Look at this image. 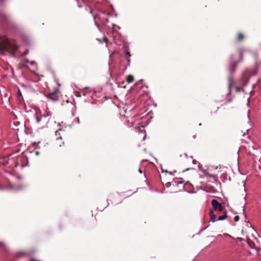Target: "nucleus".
I'll use <instances>...</instances> for the list:
<instances>
[{
    "label": "nucleus",
    "instance_id": "423d86ee",
    "mask_svg": "<svg viewBox=\"0 0 261 261\" xmlns=\"http://www.w3.org/2000/svg\"><path fill=\"white\" fill-rule=\"evenodd\" d=\"M17 99L20 103H22L23 102L22 95L19 89H18Z\"/></svg>",
    "mask_w": 261,
    "mask_h": 261
},
{
    "label": "nucleus",
    "instance_id": "a211bd4d",
    "mask_svg": "<svg viewBox=\"0 0 261 261\" xmlns=\"http://www.w3.org/2000/svg\"><path fill=\"white\" fill-rule=\"evenodd\" d=\"M40 143V142H34V145L35 146V148H37V146L38 145V144Z\"/></svg>",
    "mask_w": 261,
    "mask_h": 261
},
{
    "label": "nucleus",
    "instance_id": "1a4fd4ad",
    "mask_svg": "<svg viewBox=\"0 0 261 261\" xmlns=\"http://www.w3.org/2000/svg\"><path fill=\"white\" fill-rule=\"evenodd\" d=\"M227 217V212H225L224 214L222 216H220L218 217V220L222 221L225 220Z\"/></svg>",
    "mask_w": 261,
    "mask_h": 261
},
{
    "label": "nucleus",
    "instance_id": "c9c22d12",
    "mask_svg": "<svg viewBox=\"0 0 261 261\" xmlns=\"http://www.w3.org/2000/svg\"><path fill=\"white\" fill-rule=\"evenodd\" d=\"M95 24H96L97 27H98V24H97V22H95Z\"/></svg>",
    "mask_w": 261,
    "mask_h": 261
},
{
    "label": "nucleus",
    "instance_id": "5701e85b",
    "mask_svg": "<svg viewBox=\"0 0 261 261\" xmlns=\"http://www.w3.org/2000/svg\"><path fill=\"white\" fill-rule=\"evenodd\" d=\"M35 154L36 155H38L39 154V151H36L35 152Z\"/></svg>",
    "mask_w": 261,
    "mask_h": 261
},
{
    "label": "nucleus",
    "instance_id": "c85d7f7f",
    "mask_svg": "<svg viewBox=\"0 0 261 261\" xmlns=\"http://www.w3.org/2000/svg\"><path fill=\"white\" fill-rule=\"evenodd\" d=\"M18 165V163H16L15 164V167H16Z\"/></svg>",
    "mask_w": 261,
    "mask_h": 261
},
{
    "label": "nucleus",
    "instance_id": "72a5a7b5",
    "mask_svg": "<svg viewBox=\"0 0 261 261\" xmlns=\"http://www.w3.org/2000/svg\"><path fill=\"white\" fill-rule=\"evenodd\" d=\"M83 2L84 3H86V2H85V0H83Z\"/></svg>",
    "mask_w": 261,
    "mask_h": 261
},
{
    "label": "nucleus",
    "instance_id": "412c9836",
    "mask_svg": "<svg viewBox=\"0 0 261 261\" xmlns=\"http://www.w3.org/2000/svg\"><path fill=\"white\" fill-rule=\"evenodd\" d=\"M28 53H29V50H25V51L24 52V53H23V55H24V56H25V55H28Z\"/></svg>",
    "mask_w": 261,
    "mask_h": 261
},
{
    "label": "nucleus",
    "instance_id": "c756f323",
    "mask_svg": "<svg viewBox=\"0 0 261 261\" xmlns=\"http://www.w3.org/2000/svg\"><path fill=\"white\" fill-rule=\"evenodd\" d=\"M106 22H108V18H107L106 19Z\"/></svg>",
    "mask_w": 261,
    "mask_h": 261
},
{
    "label": "nucleus",
    "instance_id": "7ed1b4c3",
    "mask_svg": "<svg viewBox=\"0 0 261 261\" xmlns=\"http://www.w3.org/2000/svg\"><path fill=\"white\" fill-rule=\"evenodd\" d=\"M59 90L58 88H56L54 92L46 94L45 96L49 100L54 102H56L59 100Z\"/></svg>",
    "mask_w": 261,
    "mask_h": 261
},
{
    "label": "nucleus",
    "instance_id": "473e14b6",
    "mask_svg": "<svg viewBox=\"0 0 261 261\" xmlns=\"http://www.w3.org/2000/svg\"><path fill=\"white\" fill-rule=\"evenodd\" d=\"M240 90V89L239 88L237 89V91H239Z\"/></svg>",
    "mask_w": 261,
    "mask_h": 261
},
{
    "label": "nucleus",
    "instance_id": "4468645a",
    "mask_svg": "<svg viewBox=\"0 0 261 261\" xmlns=\"http://www.w3.org/2000/svg\"><path fill=\"white\" fill-rule=\"evenodd\" d=\"M242 60H243V53L241 51L240 53V59L238 62H239V63L240 62H242Z\"/></svg>",
    "mask_w": 261,
    "mask_h": 261
},
{
    "label": "nucleus",
    "instance_id": "b1692460",
    "mask_svg": "<svg viewBox=\"0 0 261 261\" xmlns=\"http://www.w3.org/2000/svg\"><path fill=\"white\" fill-rule=\"evenodd\" d=\"M89 9H90V12L91 13H92V9L91 8V7H89Z\"/></svg>",
    "mask_w": 261,
    "mask_h": 261
},
{
    "label": "nucleus",
    "instance_id": "2f4dec72",
    "mask_svg": "<svg viewBox=\"0 0 261 261\" xmlns=\"http://www.w3.org/2000/svg\"><path fill=\"white\" fill-rule=\"evenodd\" d=\"M25 62L26 63H28V62H29V61H28V60H25Z\"/></svg>",
    "mask_w": 261,
    "mask_h": 261
},
{
    "label": "nucleus",
    "instance_id": "9d476101",
    "mask_svg": "<svg viewBox=\"0 0 261 261\" xmlns=\"http://www.w3.org/2000/svg\"><path fill=\"white\" fill-rule=\"evenodd\" d=\"M126 81L128 83H130L134 81V77L132 75H128L127 76Z\"/></svg>",
    "mask_w": 261,
    "mask_h": 261
},
{
    "label": "nucleus",
    "instance_id": "9b49d317",
    "mask_svg": "<svg viewBox=\"0 0 261 261\" xmlns=\"http://www.w3.org/2000/svg\"><path fill=\"white\" fill-rule=\"evenodd\" d=\"M232 84V81L231 79H229V84H228V88H229V93L228 94H230L231 92V87Z\"/></svg>",
    "mask_w": 261,
    "mask_h": 261
},
{
    "label": "nucleus",
    "instance_id": "f3484780",
    "mask_svg": "<svg viewBox=\"0 0 261 261\" xmlns=\"http://www.w3.org/2000/svg\"><path fill=\"white\" fill-rule=\"evenodd\" d=\"M239 220V216H236L234 218V221L235 222H238Z\"/></svg>",
    "mask_w": 261,
    "mask_h": 261
},
{
    "label": "nucleus",
    "instance_id": "6e6552de",
    "mask_svg": "<svg viewBox=\"0 0 261 261\" xmlns=\"http://www.w3.org/2000/svg\"><path fill=\"white\" fill-rule=\"evenodd\" d=\"M210 218H211V220L212 221H213V222L216 221V216L214 214V211H213L212 210H211L210 211Z\"/></svg>",
    "mask_w": 261,
    "mask_h": 261
},
{
    "label": "nucleus",
    "instance_id": "393cba45",
    "mask_svg": "<svg viewBox=\"0 0 261 261\" xmlns=\"http://www.w3.org/2000/svg\"><path fill=\"white\" fill-rule=\"evenodd\" d=\"M35 63V61H32V62H31V63H31V65H34V64Z\"/></svg>",
    "mask_w": 261,
    "mask_h": 261
},
{
    "label": "nucleus",
    "instance_id": "7c9ffc66",
    "mask_svg": "<svg viewBox=\"0 0 261 261\" xmlns=\"http://www.w3.org/2000/svg\"><path fill=\"white\" fill-rule=\"evenodd\" d=\"M188 184H189V183H188V182H187V183H186V184H185V186H187V185H188Z\"/></svg>",
    "mask_w": 261,
    "mask_h": 261
},
{
    "label": "nucleus",
    "instance_id": "dca6fc26",
    "mask_svg": "<svg viewBox=\"0 0 261 261\" xmlns=\"http://www.w3.org/2000/svg\"><path fill=\"white\" fill-rule=\"evenodd\" d=\"M184 182V181L183 180H182V179H180V180H178V181H177L176 182V184H177V185H178V184H183Z\"/></svg>",
    "mask_w": 261,
    "mask_h": 261
},
{
    "label": "nucleus",
    "instance_id": "e433bc0d",
    "mask_svg": "<svg viewBox=\"0 0 261 261\" xmlns=\"http://www.w3.org/2000/svg\"><path fill=\"white\" fill-rule=\"evenodd\" d=\"M95 24H96L97 27H98V24H97V22H95Z\"/></svg>",
    "mask_w": 261,
    "mask_h": 261
},
{
    "label": "nucleus",
    "instance_id": "4be33fe9",
    "mask_svg": "<svg viewBox=\"0 0 261 261\" xmlns=\"http://www.w3.org/2000/svg\"><path fill=\"white\" fill-rule=\"evenodd\" d=\"M126 56H127L128 58L130 57V53L129 52H127L126 53Z\"/></svg>",
    "mask_w": 261,
    "mask_h": 261
},
{
    "label": "nucleus",
    "instance_id": "0eeeda50",
    "mask_svg": "<svg viewBox=\"0 0 261 261\" xmlns=\"http://www.w3.org/2000/svg\"><path fill=\"white\" fill-rule=\"evenodd\" d=\"M56 143L57 145H58L59 147H61L62 145L64 144V142L62 141V138L60 136H59L57 138Z\"/></svg>",
    "mask_w": 261,
    "mask_h": 261
},
{
    "label": "nucleus",
    "instance_id": "20e7f679",
    "mask_svg": "<svg viewBox=\"0 0 261 261\" xmlns=\"http://www.w3.org/2000/svg\"><path fill=\"white\" fill-rule=\"evenodd\" d=\"M212 205L213 206V211H215L217 210L218 208V207L220 205V204H221V203L219 202L216 199H212Z\"/></svg>",
    "mask_w": 261,
    "mask_h": 261
},
{
    "label": "nucleus",
    "instance_id": "bb28decb",
    "mask_svg": "<svg viewBox=\"0 0 261 261\" xmlns=\"http://www.w3.org/2000/svg\"><path fill=\"white\" fill-rule=\"evenodd\" d=\"M139 172L140 173H142V170H141V169H140L139 170Z\"/></svg>",
    "mask_w": 261,
    "mask_h": 261
},
{
    "label": "nucleus",
    "instance_id": "2eb2a0df",
    "mask_svg": "<svg viewBox=\"0 0 261 261\" xmlns=\"http://www.w3.org/2000/svg\"><path fill=\"white\" fill-rule=\"evenodd\" d=\"M217 210H218L219 211H222L223 210V207L222 205V204L221 203L220 204V205L218 207V208Z\"/></svg>",
    "mask_w": 261,
    "mask_h": 261
},
{
    "label": "nucleus",
    "instance_id": "f03ea898",
    "mask_svg": "<svg viewBox=\"0 0 261 261\" xmlns=\"http://www.w3.org/2000/svg\"><path fill=\"white\" fill-rule=\"evenodd\" d=\"M51 116V113L46 111L44 114H41L40 117H39L36 114L35 115L34 117L36 123L40 124L42 127H43L46 126L50 121Z\"/></svg>",
    "mask_w": 261,
    "mask_h": 261
},
{
    "label": "nucleus",
    "instance_id": "ddd939ff",
    "mask_svg": "<svg viewBox=\"0 0 261 261\" xmlns=\"http://www.w3.org/2000/svg\"><path fill=\"white\" fill-rule=\"evenodd\" d=\"M243 38H244L243 35L242 34H239V36H238V40L240 41L242 40Z\"/></svg>",
    "mask_w": 261,
    "mask_h": 261
},
{
    "label": "nucleus",
    "instance_id": "f257e3e1",
    "mask_svg": "<svg viewBox=\"0 0 261 261\" xmlns=\"http://www.w3.org/2000/svg\"><path fill=\"white\" fill-rule=\"evenodd\" d=\"M19 49V46L11 42L6 36L0 37V51L3 54L9 53L13 55Z\"/></svg>",
    "mask_w": 261,
    "mask_h": 261
},
{
    "label": "nucleus",
    "instance_id": "aec40b11",
    "mask_svg": "<svg viewBox=\"0 0 261 261\" xmlns=\"http://www.w3.org/2000/svg\"><path fill=\"white\" fill-rule=\"evenodd\" d=\"M61 129H59L58 130L56 131V136H58V135H60V134H59V132L61 131Z\"/></svg>",
    "mask_w": 261,
    "mask_h": 261
},
{
    "label": "nucleus",
    "instance_id": "4c0bfd02",
    "mask_svg": "<svg viewBox=\"0 0 261 261\" xmlns=\"http://www.w3.org/2000/svg\"><path fill=\"white\" fill-rule=\"evenodd\" d=\"M77 1V3H79V0H76Z\"/></svg>",
    "mask_w": 261,
    "mask_h": 261
},
{
    "label": "nucleus",
    "instance_id": "f704fd0d",
    "mask_svg": "<svg viewBox=\"0 0 261 261\" xmlns=\"http://www.w3.org/2000/svg\"><path fill=\"white\" fill-rule=\"evenodd\" d=\"M95 24H96L97 27H98V24H97V22H95Z\"/></svg>",
    "mask_w": 261,
    "mask_h": 261
},
{
    "label": "nucleus",
    "instance_id": "f8f14e48",
    "mask_svg": "<svg viewBox=\"0 0 261 261\" xmlns=\"http://www.w3.org/2000/svg\"><path fill=\"white\" fill-rule=\"evenodd\" d=\"M103 42L106 43V46L108 47L109 46V42H108V39L105 37L103 38Z\"/></svg>",
    "mask_w": 261,
    "mask_h": 261
},
{
    "label": "nucleus",
    "instance_id": "39448f33",
    "mask_svg": "<svg viewBox=\"0 0 261 261\" xmlns=\"http://www.w3.org/2000/svg\"><path fill=\"white\" fill-rule=\"evenodd\" d=\"M239 62H235L234 63H231L229 66V70L231 73H233L235 72L237 66Z\"/></svg>",
    "mask_w": 261,
    "mask_h": 261
},
{
    "label": "nucleus",
    "instance_id": "6ab92c4d",
    "mask_svg": "<svg viewBox=\"0 0 261 261\" xmlns=\"http://www.w3.org/2000/svg\"><path fill=\"white\" fill-rule=\"evenodd\" d=\"M74 121H75L77 123H78V124H79V123H80V119H79V118L77 117V118H75Z\"/></svg>",
    "mask_w": 261,
    "mask_h": 261
},
{
    "label": "nucleus",
    "instance_id": "a878e982",
    "mask_svg": "<svg viewBox=\"0 0 261 261\" xmlns=\"http://www.w3.org/2000/svg\"><path fill=\"white\" fill-rule=\"evenodd\" d=\"M192 163H193V164H196V161L195 160H193L192 161Z\"/></svg>",
    "mask_w": 261,
    "mask_h": 261
},
{
    "label": "nucleus",
    "instance_id": "cd10ccee",
    "mask_svg": "<svg viewBox=\"0 0 261 261\" xmlns=\"http://www.w3.org/2000/svg\"><path fill=\"white\" fill-rule=\"evenodd\" d=\"M184 155L186 157V158H188V155L187 153H185L184 154Z\"/></svg>",
    "mask_w": 261,
    "mask_h": 261
}]
</instances>
